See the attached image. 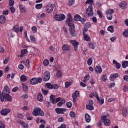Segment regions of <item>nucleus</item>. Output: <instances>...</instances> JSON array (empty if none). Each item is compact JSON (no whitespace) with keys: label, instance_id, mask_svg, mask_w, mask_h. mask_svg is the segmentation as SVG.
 Masks as SVG:
<instances>
[{"label":"nucleus","instance_id":"nucleus-39","mask_svg":"<svg viewBox=\"0 0 128 128\" xmlns=\"http://www.w3.org/2000/svg\"><path fill=\"white\" fill-rule=\"evenodd\" d=\"M108 32H114V26H110L108 28Z\"/></svg>","mask_w":128,"mask_h":128},{"label":"nucleus","instance_id":"nucleus-27","mask_svg":"<svg viewBox=\"0 0 128 128\" xmlns=\"http://www.w3.org/2000/svg\"><path fill=\"white\" fill-rule=\"evenodd\" d=\"M113 64H116V68H117V70H120V64L116 62V60H113Z\"/></svg>","mask_w":128,"mask_h":128},{"label":"nucleus","instance_id":"nucleus-28","mask_svg":"<svg viewBox=\"0 0 128 128\" xmlns=\"http://www.w3.org/2000/svg\"><path fill=\"white\" fill-rule=\"evenodd\" d=\"M122 112L124 116H128V108H122Z\"/></svg>","mask_w":128,"mask_h":128},{"label":"nucleus","instance_id":"nucleus-57","mask_svg":"<svg viewBox=\"0 0 128 128\" xmlns=\"http://www.w3.org/2000/svg\"><path fill=\"white\" fill-rule=\"evenodd\" d=\"M17 118H20L21 120H22V118H24V116L22 114H17Z\"/></svg>","mask_w":128,"mask_h":128},{"label":"nucleus","instance_id":"nucleus-23","mask_svg":"<svg viewBox=\"0 0 128 128\" xmlns=\"http://www.w3.org/2000/svg\"><path fill=\"white\" fill-rule=\"evenodd\" d=\"M96 72H97V74H100V72H102V66H96Z\"/></svg>","mask_w":128,"mask_h":128},{"label":"nucleus","instance_id":"nucleus-38","mask_svg":"<svg viewBox=\"0 0 128 128\" xmlns=\"http://www.w3.org/2000/svg\"><path fill=\"white\" fill-rule=\"evenodd\" d=\"M21 82H26V76L24 75H22L20 78Z\"/></svg>","mask_w":128,"mask_h":128},{"label":"nucleus","instance_id":"nucleus-48","mask_svg":"<svg viewBox=\"0 0 128 128\" xmlns=\"http://www.w3.org/2000/svg\"><path fill=\"white\" fill-rule=\"evenodd\" d=\"M70 86H72V82H65V88H68Z\"/></svg>","mask_w":128,"mask_h":128},{"label":"nucleus","instance_id":"nucleus-17","mask_svg":"<svg viewBox=\"0 0 128 128\" xmlns=\"http://www.w3.org/2000/svg\"><path fill=\"white\" fill-rule=\"evenodd\" d=\"M19 8L20 12H26V6L23 4H20Z\"/></svg>","mask_w":128,"mask_h":128},{"label":"nucleus","instance_id":"nucleus-15","mask_svg":"<svg viewBox=\"0 0 128 128\" xmlns=\"http://www.w3.org/2000/svg\"><path fill=\"white\" fill-rule=\"evenodd\" d=\"M62 50L65 52H68L70 50V46L68 44H64L62 46Z\"/></svg>","mask_w":128,"mask_h":128},{"label":"nucleus","instance_id":"nucleus-40","mask_svg":"<svg viewBox=\"0 0 128 128\" xmlns=\"http://www.w3.org/2000/svg\"><path fill=\"white\" fill-rule=\"evenodd\" d=\"M35 6L36 10H40L42 8V4H36Z\"/></svg>","mask_w":128,"mask_h":128},{"label":"nucleus","instance_id":"nucleus-7","mask_svg":"<svg viewBox=\"0 0 128 128\" xmlns=\"http://www.w3.org/2000/svg\"><path fill=\"white\" fill-rule=\"evenodd\" d=\"M78 96H80V92H78V90H76L72 94V98L74 102H76Z\"/></svg>","mask_w":128,"mask_h":128},{"label":"nucleus","instance_id":"nucleus-46","mask_svg":"<svg viewBox=\"0 0 128 128\" xmlns=\"http://www.w3.org/2000/svg\"><path fill=\"white\" fill-rule=\"evenodd\" d=\"M87 62L88 66H92V58H89Z\"/></svg>","mask_w":128,"mask_h":128},{"label":"nucleus","instance_id":"nucleus-14","mask_svg":"<svg viewBox=\"0 0 128 128\" xmlns=\"http://www.w3.org/2000/svg\"><path fill=\"white\" fill-rule=\"evenodd\" d=\"M9 112H10V109H3L0 112L2 116H6Z\"/></svg>","mask_w":128,"mask_h":128},{"label":"nucleus","instance_id":"nucleus-49","mask_svg":"<svg viewBox=\"0 0 128 128\" xmlns=\"http://www.w3.org/2000/svg\"><path fill=\"white\" fill-rule=\"evenodd\" d=\"M43 64H44V66H48V64H50V62L48 61V60L46 59V60H44Z\"/></svg>","mask_w":128,"mask_h":128},{"label":"nucleus","instance_id":"nucleus-16","mask_svg":"<svg viewBox=\"0 0 128 128\" xmlns=\"http://www.w3.org/2000/svg\"><path fill=\"white\" fill-rule=\"evenodd\" d=\"M119 6L122 10H126V8L128 7V4H126V2H121Z\"/></svg>","mask_w":128,"mask_h":128},{"label":"nucleus","instance_id":"nucleus-33","mask_svg":"<svg viewBox=\"0 0 128 128\" xmlns=\"http://www.w3.org/2000/svg\"><path fill=\"white\" fill-rule=\"evenodd\" d=\"M22 88L24 92L28 91V86L24 84V83L22 84Z\"/></svg>","mask_w":128,"mask_h":128},{"label":"nucleus","instance_id":"nucleus-2","mask_svg":"<svg viewBox=\"0 0 128 128\" xmlns=\"http://www.w3.org/2000/svg\"><path fill=\"white\" fill-rule=\"evenodd\" d=\"M32 114L34 116H44V112L39 108H36L34 109L32 112Z\"/></svg>","mask_w":128,"mask_h":128},{"label":"nucleus","instance_id":"nucleus-37","mask_svg":"<svg viewBox=\"0 0 128 128\" xmlns=\"http://www.w3.org/2000/svg\"><path fill=\"white\" fill-rule=\"evenodd\" d=\"M13 30H14L15 32H18L20 30V28L18 27V26L16 25L15 26H14L13 28Z\"/></svg>","mask_w":128,"mask_h":128},{"label":"nucleus","instance_id":"nucleus-53","mask_svg":"<svg viewBox=\"0 0 128 128\" xmlns=\"http://www.w3.org/2000/svg\"><path fill=\"white\" fill-rule=\"evenodd\" d=\"M72 105V104L70 102H68L66 103V106L68 108H71Z\"/></svg>","mask_w":128,"mask_h":128},{"label":"nucleus","instance_id":"nucleus-51","mask_svg":"<svg viewBox=\"0 0 128 128\" xmlns=\"http://www.w3.org/2000/svg\"><path fill=\"white\" fill-rule=\"evenodd\" d=\"M70 116L71 118H75L76 117V113L74 112H70Z\"/></svg>","mask_w":128,"mask_h":128},{"label":"nucleus","instance_id":"nucleus-50","mask_svg":"<svg viewBox=\"0 0 128 128\" xmlns=\"http://www.w3.org/2000/svg\"><path fill=\"white\" fill-rule=\"evenodd\" d=\"M32 30L34 34H36V32L38 30V28H36V26H32Z\"/></svg>","mask_w":128,"mask_h":128},{"label":"nucleus","instance_id":"nucleus-58","mask_svg":"<svg viewBox=\"0 0 128 128\" xmlns=\"http://www.w3.org/2000/svg\"><path fill=\"white\" fill-rule=\"evenodd\" d=\"M28 52V50L24 49L21 51L22 54H26Z\"/></svg>","mask_w":128,"mask_h":128},{"label":"nucleus","instance_id":"nucleus-1","mask_svg":"<svg viewBox=\"0 0 128 128\" xmlns=\"http://www.w3.org/2000/svg\"><path fill=\"white\" fill-rule=\"evenodd\" d=\"M10 88L8 86H4L2 92L0 91V100L4 102V100L7 102H12V97L10 95Z\"/></svg>","mask_w":128,"mask_h":128},{"label":"nucleus","instance_id":"nucleus-32","mask_svg":"<svg viewBox=\"0 0 128 128\" xmlns=\"http://www.w3.org/2000/svg\"><path fill=\"white\" fill-rule=\"evenodd\" d=\"M98 102L99 104H104V100L102 98H99L97 99Z\"/></svg>","mask_w":128,"mask_h":128},{"label":"nucleus","instance_id":"nucleus-56","mask_svg":"<svg viewBox=\"0 0 128 128\" xmlns=\"http://www.w3.org/2000/svg\"><path fill=\"white\" fill-rule=\"evenodd\" d=\"M59 88L58 84H52V88H54V90H58V88Z\"/></svg>","mask_w":128,"mask_h":128},{"label":"nucleus","instance_id":"nucleus-59","mask_svg":"<svg viewBox=\"0 0 128 128\" xmlns=\"http://www.w3.org/2000/svg\"><path fill=\"white\" fill-rule=\"evenodd\" d=\"M102 80L104 82H106V80H107L108 78H106V75H103L102 77Z\"/></svg>","mask_w":128,"mask_h":128},{"label":"nucleus","instance_id":"nucleus-13","mask_svg":"<svg viewBox=\"0 0 128 128\" xmlns=\"http://www.w3.org/2000/svg\"><path fill=\"white\" fill-rule=\"evenodd\" d=\"M118 73H114L111 74L110 77V80H111V82H114L116 78H118Z\"/></svg>","mask_w":128,"mask_h":128},{"label":"nucleus","instance_id":"nucleus-44","mask_svg":"<svg viewBox=\"0 0 128 128\" xmlns=\"http://www.w3.org/2000/svg\"><path fill=\"white\" fill-rule=\"evenodd\" d=\"M46 16V14L44 13H42L41 14H38L37 18H44Z\"/></svg>","mask_w":128,"mask_h":128},{"label":"nucleus","instance_id":"nucleus-30","mask_svg":"<svg viewBox=\"0 0 128 128\" xmlns=\"http://www.w3.org/2000/svg\"><path fill=\"white\" fill-rule=\"evenodd\" d=\"M45 88H49L50 90H52V84L50 83H46L45 84Z\"/></svg>","mask_w":128,"mask_h":128},{"label":"nucleus","instance_id":"nucleus-22","mask_svg":"<svg viewBox=\"0 0 128 128\" xmlns=\"http://www.w3.org/2000/svg\"><path fill=\"white\" fill-rule=\"evenodd\" d=\"M30 82L31 84H34V85L36 84H38V78H32L30 80Z\"/></svg>","mask_w":128,"mask_h":128},{"label":"nucleus","instance_id":"nucleus-26","mask_svg":"<svg viewBox=\"0 0 128 128\" xmlns=\"http://www.w3.org/2000/svg\"><path fill=\"white\" fill-rule=\"evenodd\" d=\"M85 120L86 122H90V116L88 114H85Z\"/></svg>","mask_w":128,"mask_h":128},{"label":"nucleus","instance_id":"nucleus-24","mask_svg":"<svg viewBox=\"0 0 128 128\" xmlns=\"http://www.w3.org/2000/svg\"><path fill=\"white\" fill-rule=\"evenodd\" d=\"M50 100L51 102V104H54V102L56 101V96L51 94L50 96Z\"/></svg>","mask_w":128,"mask_h":128},{"label":"nucleus","instance_id":"nucleus-4","mask_svg":"<svg viewBox=\"0 0 128 128\" xmlns=\"http://www.w3.org/2000/svg\"><path fill=\"white\" fill-rule=\"evenodd\" d=\"M86 12L88 16H94V10H92V5L90 4L86 10Z\"/></svg>","mask_w":128,"mask_h":128},{"label":"nucleus","instance_id":"nucleus-3","mask_svg":"<svg viewBox=\"0 0 128 128\" xmlns=\"http://www.w3.org/2000/svg\"><path fill=\"white\" fill-rule=\"evenodd\" d=\"M68 26H70V32L72 36H76V33L74 30V24L72 22L68 23Z\"/></svg>","mask_w":128,"mask_h":128},{"label":"nucleus","instance_id":"nucleus-61","mask_svg":"<svg viewBox=\"0 0 128 128\" xmlns=\"http://www.w3.org/2000/svg\"><path fill=\"white\" fill-rule=\"evenodd\" d=\"M94 2V0H87L86 2V4H92Z\"/></svg>","mask_w":128,"mask_h":128},{"label":"nucleus","instance_id":"nucleus-11","mask_svg":"<svg viewBox=\"0 0 128 128\" xmlns=\"http://www.w3.org/2000/svg\"><path fill=\"white\" fill-rule=\"evenodd\" d=\"M71 43L72 44L75 52L78 51V42H76V40H72L71 41Z\"/></svg>","mask_w":128,"mask_h":128},{"label":"nucleus","instance_id":"nucleus-43","mask_svg":"<svg viewBox=\"0 0 128 128\" xmlns=\"http://www.w3.org/2000/svg\"><path fill=\"white\" fill-rule=\"evenodd\" d=\"M88 46L89 48H92V50H94V48H96V46H94V43H89Z\"/></svg>","mask_w":128,"mask_h":128},{"label":"nucleus","instance_id":"nucleus-31","mask_svg":"<svg viewBox=\"0 0 128 128\" xmlns=\"http://www.w3.org/2000/svg\"><path fill=\"white\" fill-rule=\"evenodd\" d=\"M43 98L42 94V93H39L38 96V100L39 102H42Z\"/></svg>","mask_w":128,"mask_h":128},{"label":"nucleus","instance_id":"nucleus-6","mask_svg":"<svg viewBox=\"0 0 128 128\" xmlns=\"http://www.w3.org/2000/svg\"><path fill=\"white\" fill-rule=\"evenodd\" d=\"M54 4H49L46 6V12L48 14H50L54 10Z\"/></svg>","mask_w":128,"mask_h":128},{"label":"nucleus","instance_id":"nucleus-8","mask_svg":"<svg viewBox=\"0 0 128 128\" xmlns=\"http://www.w3.org/2000/svg\"><path fill=\"white\" fill-rule=\"evenodd\" d=\"M50 73L47 71L44 73L43 80L44 82H48V80H50Z\"/></svg>","mask_w":128,"mask_h":128},{"label":"nucleus","instance_id":"nucleus-12","mask_svg":"<svg viewBox=\"0 0 128 128\" xmlns=\"http://www.w3.org/2000/svg\"><path fill=\"white\" fill-rule=\"evenodd\" d=\"M55 110L57 114H64V112H66V110L64 108H56L55 109Z\"/></svg>","mask_w":128,"mask_h":128},{"label":"nucleus","instance_id":"nucleus-21","mask_svg":"<svg viewBox=\"0 0 128 128\" xmlns=\"http://www.w3.org/2000/svg\"><path fill=\"white\" fill-rule=\"evenodd\" d=\"M72 22V15L69 14L68 15V18L66 20V24H68L70 22Z\"/></svg>","mask_w":128,"mask_h":128},{"label":"nucleus","instance_id":"nucleus-64","mask_svg":"<svg viewBox=\"0 0 128 128\" xmlns=\"http://www.w3.org/2000/svg\"><path fill=\"white\" fill-rule=\"evenodd\" d=\"M124 80H126V82H128V76L124 75Z\"/></svg>","mask_w":128,"mask_h":128},{"label":"nucleus","instance_id":"nucleus-55","mask_svg":"<svg viewBox=\"0 0 128 128\" xmlns=\"http://www.w3.org/2000/svg\"><path fill=\"white\" fill-rule=\"evenodd\" d=\"M74 0H70L69 2H68V5L69 6H72L74 4Z\"/></svg>","mask_w":128,"mask_h":128},{"label":"nucleus","instance_id":"nucleus-25","mask_svg":"<svg viewBox=\"0 0 128 128\" xmlns=\"http://www.w3.org/2000/svg\"><path fill=\"white\" fill-rule=\"evenodd\" d=\"M19 122L21 126H22L23 128H28V124L25 123L24 122L20 120Z\"/></svg>","mask_w":128,"mask_h":128},{"label":"nucleus","instance_id":"nucleus-29","mask_svg":"<svg viewBox=\"0 0 128 128\" xmlns=\"http://www.w3.org/2000/svg\"><path fill=\"white\" fill-rule=\"evenodd\" d=\"M66 104V100L64 99H62L61 102H58L57 104L58 106H62V104Z\"/></svg>","mask_w":128,"mask_h":128},{"label":"nucleus","instance_id":"nucleus-18","mask_svg":"<svg viewBox=\"0 0 128 128\" xmlns=\"http://www.w3.org/2000/svg\"><path fill=\"white\" fill-rule=\"evenodd\" d=\"M6 16H4V15H1L0 16V24H4L6 22Z\"/></svg>","mask_w":128,"mask_h":128},{"label":"nucleus","instance_id":"nucleus-36","mask_svg":"<svg viewBox=\"0 0 128 128\" xmlns=\"http://www.w3.org/2000/svg\"><path fill=\"white\" fill-rule=\"evenodd\" d=\"M122 66L123 68H126L128 66V61H124L122 62Z\"/></svg>","mask_w":128,"mask_h":128},{"label":"nucleus","instance_id":"nucleus-42","mask_svg":"<svg viewBox=\"0 0 128 128\" xmlns=\"http://www.w3.org/2000/svg\"><path fill=\"white\" fill-rule=\"evenodd\" d=\"M14 0H9V6H14Z\"/></svg>","mask_w":128,"mask_h":128},{"label":"nucleus","instance_id":"nucleus-62","mask_svg":"<svg viewBox=\"0 0 128 128\" xmlns=\"http://www.w3.org/2000/svg\"><path fill=\"white\" fill-rule=\"evenodd\" d=\"M58 128H66V124H62Z\"/></svg>","mask_w":128,"mask_h":128},{"label":"nucleus","instance_id":"nucleus-54","mask_svg":"<svg viewBox=\"0 0 128 128\" xmlns=\"http://www.w3.org/2000/svg\"><path fill=\"white\" fill-rule=\"evenodd\" d=\"M97 14H98L99 17L102 18V13L100 10H97Z\"/></svg>","mask_w":128,"mask_h":128},{"label":"nucleus","instance_id":"nucleus-20","mask_svg":"<svg viewBox=\"0 0 128 128\" xmlns=\"http://www.w3.org/2000/svg\"><path fill=\"white\" fill-rule=\"evenodd\" d=\"M83 36H84V40H85L86 42H90V37L88 36V34H86L84 31H83Z\"/></svg>","mask_w":128,"mask_h":128},{"label":"nucleus","instance_id":"nucleus-45","mask_svg":"<svg viewBox=\"0 0 128 128\" xmlns=\"http://www.w3.org/2000/svg\"><path fill=\"white\" fill-rule=\"evenodd\" d=\"M123 36L126 38H128V30H126L122 33Z\"/></svg>","mask_w":128,"mask_h":128},{"label":"nucleus","instance_id":"nucleus-47","mask_svg":"<svg viewBox=\"0 0 128 128\" xmlns=\"http://www.w3.org/2000/svg\"><path fill=\"white\" fill-rule=\"evenodd\" d=\"M42 92L44 96H48V90H44V88H42Z\"/></svg>","mask_w":128,"mask_h":128},{"label":"nucleus","instance_id":"nucleus-19","mask_svg":"<svg viewBox=\"0 0 128 128\" xmlns=\"http://www.w3.org/2000/svg\"><path fill=\"white\" fill-rule=\"evenodd\" d=\"M90 26H92V25L90 24V23H86L84 26L83 32H88V29L89 28H90Z\"/></svg>","mask_w":128,"mask_h":128},{"label":"nucleus","instance_id":"nucleus-34","mask_svg":"<svg viewBox=\"0 0 128 128\" xmlns=\"http://www.w3.org/2000/svg\"><path fill=\"white\" fill-rule=\"evenodd\" d=\"M74 20H75V22L80 20V16L78 14L75 15L74 16Z\"/></svg>","mask_w":128,"mask_h":128},{"label":"nucleus","instance_id":"nucleus-41","mask_svg":"<svg viewBox=\"0 0 128 128\" xmlns=\"http://www.w3.org/2000/svg\"><path fill=\"white\" fill-rule=\"evenodd\" d=\"M9 8L12 14H14V12H16V8H14V6H11Z\"/></svg>","mask_w":128,"mask_h":128},{"label":"nucleus","instance_id":"nucleus-5","mask_svg":"<svg viewBox=\"0 0 128 128\" xmlns=\"http://www.w3.org/2000/svg\"><path fill=\"white\" fill-rule=\"evenodd\" d=\"M54 20H58V22H60L62 20H66V16L64 14H56L54 16Z\"/></svg>","mask_w":128,"mask_h":128},{"label":"nucleus","instance_id":"nucleus-60","mask_svg":"<svg viewBox=\"0 0 128 128\" xmlns=\"http://www.w3.org/2000/svg\"><path fill=\"white\" fill-rule=\"evenodd\" d=\"M18 68L20 70H24V66L22 64H20L18 65Z\"/></svg>","mask_w":128,"mask_h":128},{"label":"nucleus","instance_id":"nucleus-9","mask_svg":"<svg viewBox=\"0 0 128 128\" xmlns=\"http://www.w3.org/2000/svg\"><path fill=\"white\" fill-rule=\"evenodd\" d=\"M94 101L92 100H89L88 104L86 105V108L87 110H94Z\"/></svg>","mask_w":128,"mask_h":128},{"label":"nucleus","instance_id":"nucleus-63","mask_svg":"<svg viewBox=\"0 0 128 128\" xmlns=\"http://www.w3.org/2000/svg\"><path fill=\"white\" fill-rule=\"evenodd\" d=\"M0 128H6L4 124H2V121H0Z\"/></svg>","mask_w":128,"mask_h":128},{"label":"nucleus","instance_id":"nucleus-52","mask_svg":"<svg viewBox=\"0 0 128 128\" xmlns=\"http://www.w3.org/2000/svg\"><path fill=\"white\" fill-rule=\"evenodd\" d=\"M56 76L58 78H62V72L60 70H58L56 74Z\"/></svg>","mask_w":128,"mask_h":128},{"label":"nucleus","instance_id":"nucleus-35","mask_svg":"<svg viewBox=\"0 0 128 128\" xmlns=\"http://www.w3.org/2000/svg\"><path fill=\"white\" fill-rule=\"evenodd\" d=\"M114 12V10H108L106 11V14H108L110 16H112L113 13Z\"/></svg>","mask_w":128,"mask_h":128},{"label":"nucleus","instance_id":"nucleus-10","mask_svg":"<svg viewBox=\"0 0 128 128\" xmlns=\"http://www.w3.org/2000/svg\"><path fill=\"white\" fill-rule=\"evenodd\" d=\"M102 120H104V124L106 126H108L110 124V120L106 118V116H102Z\"/></svg>","mask_w":128,"mask_h":128}]
</instances>
